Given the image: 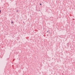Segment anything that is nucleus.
Returning <instances> with one entry per match:
<instances>
[{
    "instance_id": "nucleus-1",
    "label": "nucleus",
    "mask_w": 75,
    "mask_h": 75,
    "mask_svg": "<svg viewBox=\"0 0 75 75\" xmlns=\"http://www.w3.org/2000/svg\"><path fill=\"white\" fill-rule=\"evenodd\" d=\"M0 13H1V10H0Z\"/></svg>"
},
{
    "instance_id": "nucleus-2",
    "label": "nucleus",
    "mask_w": 75,
    "mask_h": 75,
    "mask_svg": "<svg viewBox=\"0 0 75 75\" xmlns=\"http://www.w3.org/2000/svg\"><path fill=\"white\" fill-rule=\"evenodd\" d=\"M40 5H41V4H40Z\"/></svg>"
},
{
    "instance_id": "nucleus-3",
    "label": "nucleus",
    "mask_w": 75,
    "mask_h": 75,
    "mask_svg": "<svg viewBox=\"0 0 75 75\" xmlns=\"http://www.w3.org/2000/svg\"><path fill=\"white\" fill-rule=\"evenodd\" d=\"M13 22H12V24H13Z\"/></svg>"
}]
</instances>
